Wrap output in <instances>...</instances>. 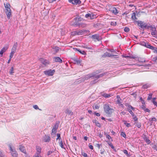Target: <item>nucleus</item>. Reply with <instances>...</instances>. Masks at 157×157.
Here are the masks:
<instances>
[{
	"mask_svg": "<svg viewBox=\"0 0 157 157\" xmlns=\"http://www.w3.org/2000/svg\"><path fill=\"white\" fill-rule=\"evenodd\" d=\"M13 70H14L13 67H11V68L9 72L10 74V75H13V73H14Z\"/></svg>",
	"mask_w": 157,
	"mask_h": 157,
	"instance_id": "nucleus-32",
	"label": "nucleus"
},
{
	"mask_svg": "<svg viewBox=\"0 0 157 157\" xmlns=\"http://www.w3.org/2000/svg\"><path fill=\"white\" fill-rule=\"evenodd\" d=\"M113 55L110 54L109 53L107 52H106L104 53V54L102 56V57H111L113 56H114Z\"/></svg>",
	"mask_w": 157,
	"mask_h": 157,
	"instance_id": "nucleus-19",
	"label": "nucleus"
},
{
	"mask_svg": "<svg viewBox=\"0 0 157 157\" xmlns=\"http://www.w3.org/2000/svg\"><path fill=\"white\" fill-rule=\"evenodd\" d=\"M104 110L106 113L109 116H110L112 112L114 111L113 109L110 108L108 104H105L104 105Z\"/></svg>",
	"mask_w": 157,
	"mask_h": 157,
	"instance_id": "nucleus-1",
	"label": "nucleus"
},
{
	"mask_svg": "<svg viewBox=\"0 0 157 157\" xmlns=\"http://www.w3.org/2000/svg\"><path fill=\"white\" fill-rule=\"evenodd\" d=\"M145 141L147 144H149L151 143V141H150V140L147 138H146V139Z\"/></svg>",
	"mask_w": 157,
	"mask_h": 157,
	"instance_id": "nucleus-49",
	"label": "nucleus"
},
{
	"mask_svg": "<svg viewBox=\"0 0 157 157\" xmlns=\"http://www.w3.org/2000/svg\"><path fill=\"white\" fill-rule=\"evenodd\" d=\"M53 152V151H48V152L47 153V155H49L52 154Z\"/></svg>",
	"mask_w": 157,
	"mask_h": 157,
	"instance_id": "nucleus-53",
	"label": "nucleus"
},
{
	"mask_svg": "<svg viewBox=\"0 0 157 157\" xmlns=\"http://www.w3.org/2000/svg\"><path fill=\"white\" fill-rule=\"evenodd\" d=\"M144 110L145 112H148L149 113L150 112V110L147 108H145Z\"/></svg>",
	"mask_w": 157,
	"mask_h": 157,
	"instance_id": "nucleus-54",
	"label": "nucleus"
},
{
	"mask_svg": "<svg viewBox=\"0 0 157 157\" xmlns=\"http://www.w3.org/2000/svg\"><path fill=\"white\" fill-rule=\"evenodd\" d=\"M19 149L22 152L26 154V151L25 149V147L24 146L21 145H19Z\"/></svg>",
	"mask_w": 157,
	"mask_h": 157,
	"instance_id": "nucleus-14",
	"label": "nucleus"
},
{
	"mask_svg": "<svg viewBox=\"0 0 157 157\" xmlns=\"http://www.w3.org/2000/svg\"><path fill=\"white\" fill-rule=\"evenodd\" d=\"M103 75H104V74H100V75H98L96 76L95 77V78H96V79H98L99 78L102 77Z\"/></svg>",
	"mask_w": 157,
	"mask_h": 157,
	"instance_id": "nucleus-31",
	"label": "nucleus"
},
{
	"mask_svg": "<svg viewBox=\"0 0 157 157\" xmlns=\"http://www.w3.org/2000/svg\"><path fill=\"white\" fill-rule=\"evenodd\" d=\"M59 145L62 148H63V145L62 141H61L59 143Z\"/></svg>",
	"mask_w": 157,
	"mask_h": 157,
	"instance_id": "nucleus-41",
	"label": "nucleus"
},
{
	"mask_svg": "<svg viewBox=\"0 0 157 157\" xmlns=\"http://www.w3.org/2000/svg\"><path fill=\"white\" fill-rule=\"evenodd\" d=\"M33 107L35 109H39V110H40V109H39V108L37 105H33Z\"/></svg>",
	"mask_w": 157,
	"mask_h": 157,
	"instance_id": "nucleus-55",
	"label": "nucleus"
},
{
	"mask_svg": "<svg viewBox=\"0 0 157 157\" xmlns=\"http://www.w3.org/2000/svg\"><path fill=\"white\" fill-rule=\"evenodd\" d=\"M136 126L138 128H140L141 126V124L139 123V122H137L136 123Z\"/></svg>",
	"mask_w": 157,
	"mask_h": 157,
	"instance_id": "nucleus-45",
	"label": "nucleus"
},
{
	"mask_svg": "<svg viewBox=\"0 0 157 157\" xmlns=\"http://www.w3.org/2000/svg\"><path fill=\"white\" fill-rule=\"evenodd\" d=\"M71 35L73 36L78 35L77 31H75L71 32Z\"/></svg>",
	"mask_w": 157,
	"mask_h": 157,
	"instance_id": "nucleus-33",
	"label": "nucleus"
},
{
	"mask_svg": "<svg viewBox=\"0 0 157 157\" xmlns=\"http://www.w3.org/2000/svg\"><path fill=\"white\" fill-rule=\"evenodd\" d=\"M124 30L125 32H128L129 31V29L128 27H125L124 29Z\"/></svg>",
	"mask_w": 157,
	"mask_h": 157,
	"instance_id": "nucleus-44",
	"label": "nucleus"
},
{
	"mask_svg": "<svg viewBox=\"0 0 157 157\" xmlns=\"http://www.w3.org/2000/svg\"><path fill=\"white\" fill-rule=\"evenodd\" d=\"M109 10L110 12L115 15L118 13L119 12L116 8L113 6H110Z\"/></svg>",
	"mask_w": 157,
	"mask_h": 157,
	"instance_id": "nucleus-5",
	"label": "nucleus"
},
{
	"mask_svg": "<svg viewBox=\"0 0 157 157\" xmlns=\"http://www.w3.org/2000/svg\"><path fill=\"white\" fill-rule=\"evenodd\" d=\"M121 135L124 137L125 138L126 135L125 133L124 132H122L121 134Z\"/></svg>",
	"mask_w": 157,
	"mask_h": 157,
	"instance_id": "nucleus-40",
	"label": "nucleus"
},
{
	"mask_svg": "<svg viewBox=\"0 0 157 157\" xmlns=\"http://www.w3.org/2000/svg\"><path fill=\"white\" fill-rule=\"evenodd\" d=\"M82 155L84 157H88L87 154L82 151Z\"/></svg>",
	"mask_w": 157,
	"mask_h": 157,
	"instance_id": "nucleus-36",
	"label": "nucleus"
},
{
	"mask_svg": "<svg viewBox=\"0 0 157 157\" xmlns=\"http://www.w3.org/2000/svg\"><path fill=\"white\" fill-rule=\"evenodd\" d=\"M151 26L148 25L147 24H146V26L144 27V28H147L148 29L149 28H151Z\"/></svg>",
	"mask_w": 157,
	"mask_h": 157,
	"instance_id": "nucleus-60",
	"label": "nucleus"
},
{
	"mask_svg": "<svg viewBox=\"0 0 157 157\" xmlns=\"http://www.w3.org/2000/svg\"><path fill=\"white\" fill-rule=\"evenodd\" d=\"M145 46L146 47L153 50L154 53H156L157 54V48L154 47L149 44H145Z\"/></svg>",
	"mask_w": 157,
	"mask_h": 157,
	"instance_id": "nucleus-8",
	"label": "nucleus"
},
{
	"mask_svg": "<svg viewBox=\"0 0 157 157\" xmlns=\"http://www.w3.org/2000/svg\"><path fill=\"white\" fill-rule=\"evenodd\" d=\"M65 113L66 114H68L69 115H72L73 114V112H72L71 110H70L68 109H66Z\"/></svg>",
	"mask_w": 157,
	"mask_h": 157,
	"instance_id": "nucleus-25",
	"label": "nucleus"
},
{
	"mask_svg": "<svg viewBox=\"0 0 157 157\" xmlns=\"http://www.w3.org/2000/svg\"><path fill=\"white\" fill-rule=\"evenodd\" d=\"M95 123L96 125L97 126L99 127H101V124L98 121H95Z\"/></svg>",
	"mask_w": 157,
	"mask_h": 157,
	"instance_id": "nucleus-38",
	"label": "nucleus"
},
{
	"mask_svg": "<svg viewBox=\"0 0 157 157\" xmlns=\"http://www.w3.org/2000/svg\"><path fill=\"white\" fill-rule=\"evenodd\" d=\"M151 34L155 38H157V33L156 31L153 32H151Z\"/></svg>",
	"mask_w": 157,
	"mask_h": 157,
	"instance_id": "nucleus-29",
	"label": "nucleus"
},
{
	"mask_svg": "<svg viewBox=\"0 0 157 157\" xmlns=\"http://www.w3.org/2000/svg\"><path fill=\"white\" fill-rule=\"evenodd\" d=\"M128 108L129 109H132L133 110H134L135 109V108L132 107L131 105H128Z\"/></svg>",
	"mask_w": 157,
	"mask_h": 157,
	"instance_id": "nucleus-59",
	"label": "nucleus"
},
{
	"mask_svg": "<svg viewBox=\"0 0 157 157\" xmlns=\"http://www.w3.org/2000/svg\"><path fill=\"white\" fill-rule=\"evenodd\" d=\"M69 2L71 3L73 5H79L81 3V1L80 0H68Z\"/></svg>",
	"mask_w": 157,
	"mask_h": 157,
	"instance_id": "nucleus-9",
	"label": "nucleus"
},
{
	"mask_svg": "<svg viewBox=\"0 0 157 157\" xmlns=\"http://www.w3.org/2000/svg\"><path fill=\"white\" fill-rule=\"evenodd\" d=\"M82 19V18H81L79 16H77L74 18L75 21L73 25L75 26L80 27L81 25L82 24L79 23V22L81 21Z\"/></svg>",
	"mask_w": 157,
	"mask_h": 157,
	"instance_id": "nucleus-3",
	"label": "nucleus"
},
{
	"mask_svg": "<svg viewBox=\"0 0 157 157\" xmlns=\"http://www.w3.org/2000/svg\"><path fill=\"white\" fill-rule=\"evenodd\" d=\"M148 86L146 85H144L142 86V88L144 89H146L147 88H148Z\"/></svg>",
	"mask_w": 157,
	"mask_h": 157,
	"instance_id": "nucleus-51",
	"label": "nucleus"
},
{
	"mask_svg": "<svg viewBox=\"0 0 157 157\" xmlns=\"http://www.w3.org/2000/svg\"><path fill=\"white\" fill-rule=\"evenodd\" d=\"M92 37L94 40L95 41H96V40L99 41V36L98 35L95 34L94 35H93L92 36Z\"/></svg>",
	"mask_w": 157,
	"mask_h": 157,
	"instance_id": "nucleus-16",
	"label": "nucleus"
},
{
	"mask_svg": "<svg viewBox=\"0 0 157 157\" xmlns=\"http://www.w3.org/2000/svg\"><path fill=\"white\" fill-rule=\"evenodd\" d=\"M105 152V149H103L100 150V153L101 154H103Z\"/></svg>",
	"mask_w": 157,
	"mask_h": 157,
	"instance_id": "nucleus-48",
	"label": "nucleus"
},
{
	"mask_svg": "<svg viewBox=\"0 0 157 157\" xmlns=\"http://www.w3.org/2000/svg\"><path fill=\"white\" fill-rule=\"evenodd\" d=\"M51 138L48 136L45 135L44 137V140L45 142H49Z\"/></svg>",
	"mask_w": 157,
	"mask_h": 157,
	"instance_id": "nucleus-17",
	"label": "nucleus"
},
{
	"mask_svg": "<svg viewBox=\"0 0 157 157\" xmlns=\"http://www.w3.org/2000/svg\"><path fill=\"white\" fill-rule=\"evenodd\" d=\"M74 61L77 64H80L82 61L80 59H75Z\"/></svg>",
	"mask_w": 157,
	"mask_h": 157,
	"instance_id": "nucleus-24",
	"label": "nucleus"
},
{
	"mask_svg": "<svg viewBox=\"0 0 157 157\" xmlns=\"http://www.w3.org/2000/svg\"><path fill=\"white\" fill-rule=\"evenodd\" d=\"M93 107L94 109H98L99 108V106L97 105H95L94 106H93Z\"/></svg>",
	"mask_w": 157,
	"mask_h": 157,
	"instance_id": "nucleus-43",
	"label": "nucleus"
},
{
	"mask_svg": "<svg viewBox=\"0 0 157 157\" xmlns=\"http://www.w3.org/2000/svg\"><path fill=\"white\" fill-rule=\"evenodd\" d=\"M53 49H54V51L56 52H57L59 51V48L58 47H55L53 48Z\"/></svg>",
	"mask_w": 157,
	"mask_h": 157,
	"instance_id": "nucleus-30",
	"label": "nucleus"
},
{
	"mask_svg": "<svg viewBox=\"0 0 157 157\" xmlns=\"http://www.w3.org/2000/svg\"><path fill=\"white\" fill-rule=\"evenodd\" d=\"M151 32H153L156 31L155 27H153L152 26H151Z\"/></svg>",
	"mask_w": 157,
	"mask_h": 157,
	"instance_id": "nucleus-35",
	"label": "nucleus"
},
{
	"mask_svg": "<svg viewBox=\"0 0 157 157\" xmlns=\"http://www.w3.org/2000/svg\"><path fill=\"white\" fill-rule=\"evenodd\" d=\"M153 148L157 151V146L155 144L153 146Z\"/></svg>",
	"mask_w": 157,
	"mask_h": 157,
	"instance_id": "nucleus-56",
	"label": "nucleus"
},
{
	"mask_svg": "<svg viewBox=\"0 0 157 157\" xmlns=\"http://www.w3.org/2000/svg\"><path fill=\"white\" fill-rule=\"evenodd\" d=\"M153 60L155 62L157 63V56H155L153 58Z\"/></svg>",
	"mask_w": 157,
	"mask_h": 157,
	"instance_id": "nucleus-50",
	"label": "nucleus"
},
{
	"mask_svg": "<svg viewBox=\"0 0 157 157\" xmlns=\"http://www.w3.org/2000/svg\"><path fill=\"white\" fill-rule=\"evenodd\" d=\"M94 76V74H89L87 75L86 76L85 79L87 80L89 79L90 78Z\"/></svg>",
	"mask_w": 157,
	"mask_h": 157,
	"instance_id": "nucleus-21",
	"label": "nucleus"
},
{
	"mask_svg": "<svg viewBox=\"0 0 157 157\" xmlns=\"http://www.w3.org/2000/svg\"><path fill=\"white\" fill-rule=\"evenodd\" d=\"M105 135L106 138H107L108 139V140L109 141H113V140H112L111 137L109 135H108L107 133H105Z\"/></svg>",
	"mask_w": 157,
	"mask_h": 157,
	"instance_id": "nucleus-22",
	"label": "nucleus"
},
{
	"mask_svg": "<svg viewBox=\"0 0 157 157\" xmlns=\"http://www.w3.org/2000/svg\"><path fill=\"white\" fill-rule=\"evenodd\" d=\"M133 117V119L134 120V121H138V118H137L136 116H134V117Z\"/></svg>",
	"mask_w": 157,
	"mask_h": 157,
	"instance_id": "nucleus-46",
	"label": "nucleus"
},
{
	"mask_svg": "<svg viewBox=\"0 0 157 157\" xmlns=\"http://www.w3.org/2000/svg\"><path fill=\"white\" fill-rule=\"evenodd\" d=\"M93 14L88 13L86 14L85 17L86 18H89L90 19H93Z\"/></svg>",
	"mask_w": 157,
	"mask_h": 157,
	"instance_id": "nucleus-20",
	"label": "nucleus"
},
{
	"mask_svg": "<svg viewBox=\"0 0 157 157\" xmlns=\"http://www.w3.org/2000/svg\"><path fill=\"white\" fill-rule=\"evenodd\" d=\"M152 94H149L148 95V97L147 98V100H150V99H151L152 98Z\"/></svg>",
	"mask_w": 157,
	"mask_h": 157,
	"instance_id": "nucleus-37",
	"label": "nucleus"
},
{
	"mask_svg": "<svg viewBox=\"0 0 157 157\" xmlns=\"http://www.w3.org/2000/svg\"><path fill=\"white\" fill-rule=\"evenodd\" d=\"M59 126V124L58 123H56L53 126L52 130V133H55L56 131L57 130Z\"/></svg>",
	"mask_w": 157,
	"mask_h": 157,
	"instance_id": "nucleus-11",
	"label": "nucleus"
},
{
	"mask_svg": "<svg viewBox=\"0 0 157 157\" xmlns=\"http://www.w3.org/2000/svg\"><path fill=\"white\" fill-rule=\"evenodd\" d=\"M14 53L12 52H11L10 55V58L11 59L14 55Z\"/></svg>",
	"mask_w": 157,
	"mask_h": 157,
	"instance_id": "nucleus-52",
	"label": "nucleus"
},
{
	"mask_svg": "<svg viewBox=\"0 0 157 157\" xmlns=\"http://www.w3.org/2000/svg\"><path fill=\"white\" fill-rule=\"evenodd\" d=\"M124 153L126 155H128V152L126 150H124L123 151Z\"/></svg>",
	"mask_w": 157,
	"mask_h": 157,
	"instance_id": "nucleus-63",
	"label": "nucleus"
},
{
	"mask_svg": "<svg viewBox=\"0 0 157 157\" xmlns=\"http://www.w3.org/2000/svg\"><path fill=\"white\" fill-rule=\"evenodd\" d=\"M137 22V23L138 25H139V26H140L142 28H144V27L146 26V24L143 23L141 21H138Z\"/></svg>",
	"mask_w": 157,
	"mask_h": 157,
	"instance_id": "nucleus-15",
	"label": "nucleus"
},
{
	"mask_svg": "<svg viewBox=\"0 0 157 157\" xmlns=\"http://www.w3.org/2000/svg\"><path fill=\"white\" fill-rule=\"evenodd\" d=\"M121 99H117V104H118L119 105H121L123 106V105H122V104H121Z\"/></svg>",
	"mask_w": 157,
	"mask_h": 157,
	"instance_id": "nucleus-34",
	"label": "nucleus"
},
{
	"mask_svg": "<svg viewBox=\"0 0 157 157\" xmlns=\"http://www.w3.org/2000/svg\"><path fill=\"white\" fill-rule=\"evenodd\" d=\"M124 124L126 125V126L127 127H128L130 126V124L129 123H124Z\"/></svg>",
	"mask_w": 157,
	"mask_h": 157,
	"instance_id": "nucleus-62",
	"label": "nucleus"
},
{
	"mask_svg": "<svg viewBox=\"0 0 157 157\" xmlns=\"http://www.w3.org/2000/svg\"><path fill=\"white\" fill-rule=\"evenodd\" d=\"M154 105L157 107V102L155 101L153 103Z\"/></svg>",
	"mask_w": 157,
	"mask_h": 157,
	"instance_id": "nucleus-64",
	"label": "nucleus"
},
{
	"mask_svg": "<svg viewBox=\"0 0 157 157\" xmlns=\"http://www.w3.org/2000/svg\"><path fill=\"white\" fill-rule=\"evenodd\" d=\"M53 59L55 62H59L60 63L62 62V60L59 57H55L53 58Z\"/></svg>",
	"mask_w": 157,
	"mask_h": 157,
	"instance_id": "nucleus-12",
	"label": "nucleus"
},
{
	"mask_svg": "<svg viewBox=\"0 0 157 157\" xmlns=\"http://www.w3.org/2000/svg\"><path fill=\"white\" fill-rule=\"evenodd\" d=\"M57 140H58V139L59 140L61 139V138L60 137V135L59 133H57Z\"/></svg>",
	"mask_w": 157,
	"mask_h": 157,
	"instance_id": "nucleus-47",
	"label": "nucleus"
},
{
	"mask_svg": "<svg viewBox=\"0 0 157 157\" xmlns=\"http://www.w3.org/2000/svg\"><path fill=\"white\" fill-rule=\"evenodd\" d=\"M55 72L54 70L49 69L44 71V73L46 75L48 76H52Z\"/></svg>",
	"mask_w": 157,
	"mask_h": 157,
	"instance_id": "nucleus-6",
	"label": "nucleus"
},
{
	"mask_svg": "<svg viewBox=\"0 0 157 157\" xmlns=\"http://www.w3.org/2000/svg\"><path fill=\"white\" fill-rule=\"evenodd\" d=\"M89 148L91 150H93V146L91 145H90V144L89 145Z\"/></svg>",
	"mask_w": 157,
	"mask_h": 157,
	"instance_id": "nucleus-58",
	"label": "nucleus"
},
{
	"mask_svg": "<svg viewBox=\"0 0 157 157\" xmlns=\"http://www.w3.org/2000/svg\"><path fill=\"white\" fill-rule=\"evenodd\" d=\"M78 35H82L83 33V32L82 30H80L77 31Z\"/></svg>",
	"mask_w": 157,
	"mask_h": 157,
	"instance_id": "nucleus-39",
	"label": "nucleus"
},
{
	"mask_svg": "<svg viewBox=\"0 0 157 157\" xmlns=\"http://www.w3.org/2000/svg\"><path fill=\"white\" fill-rule=\"evenodd\" d=\"M151 121L156 122L157 121V119L155 117H153L151 119Z\"/></svg>",
	"mask_w": 157,
	"mask_h": 157,
	"instance_id": "nucleus-57",
	"label": "nucleus"
},
{
	"mask_svg": "<svg viewBox=\"0 0 157 157\" xmlns=\"http://www.w3.org/2000/svg\"><path fill=\"white\" fill-rule=\"evenodd\" d=\"M4 6L6 10V13L7 15L8 18H10L11 15V10L10 8V5L9 3L4 4Z\"/></svg>",
	"mask_w": 157,
	"mask_h": 157,
	"instance_id": "nucleus-2",
	"label": "nucleus"
},
{
	"mask_svg": "<svg viewBox=\"0 0 157 157\" xmlns=\"http://www.w3.org/2000/svg\"><path fill=\"white\" fill-rule=\"evenodd\" d=\"M102 96L105 98H109L111 96V94H107L105 93L102 95Z\"/></svg>",
	"mask_w": 157,
	"mask_h": 157,
	"instance_id": "nucleus-26",
	"label": "nucleus"
},
{
	"mask_svg": "<svg viewBox=\"0 0 157 157\" xmlns=\"http://www.w3.org/2000/svg\"><path fill=\"white\" fill-rule=\"evenodd\" d=\"M36 149L37 151L36 154H40L41 153V148L40 147L38 146H36Z\"/></svg>",
	"mask_w": 157,
	"mask_h": 157,
	"instance_id": "nucleus-18",
	"label": "nucleus"
},
{
	"mask_svg": "<svg viewBox=\"0 0 157 157\" xmlns=\"http://www.w3.org/2000/svg\"><path fill=\"white\" fill-rule=\"evenodd\" d=\"M131 18L132 19L133 21H135L136 19V14L135 12L133 13L132 14Z\"/></svg>",
	"mask_w": 157,
	"mask_h": 157,
	"instance_id": "nucleus-28",
	"label": "nucleus"
},
{
	"mask_svg": "<svg viewBox=\"0 0 157 157\" xmlns=\"http://www.w3.org/2000/svg\"><path fill=\"white\" fill-rule=\"evenodd\" d=\"M94 114L97 116H98V117H99L100 116V114L99 113H96V112H94Z\"/></svg>",
	"mask_w": 157,
	"mask_h": 157,
	"instance_id": "nucleus-61",
	"label": "nucleus"
},
{
	"mask_svg": "<svg viewBox=\"0 0 157 157\" xmlns=\"http://www.w3.org/2000/svg\"><path fill=\"white\" fill-rule=\"evenodd\" d=\"M9 48L8 45H7L4 46L0 51V55L1 57L3 56V53L5 52Z\"/></svg>",
	"mask_w": 157,
	"mask_h": 157,
	"instance_id": "nucleus-10",
	"label": "nucleus"
},
{
	"mask_svg": "<svg viewBox=\"0 0 157 157\" xmlns=\"http://www.w3.org/2000/svg\"><path fill=\"white\" fill-rule=\"evenodd\" d=\"M128 112L130 113V114L132 115V117H134L135 115L134 114V113L132 112V111L131 110H129V109L128 110Z\"/></svg>",
	"mask_w": 157,
	"mask_h": 157,
	"instance_id": "nucleus-42",
	"label": "nucleus"
},
{
	"mask_svg": "<svg viewBox=\"0 0 157 157\" xmlns=\"http://www.w3.org/2000/svg\"><path fill=\"white\" fill-rule=\"evenodd\" d=\"M39 60L44 67H46L50 64L48 60L43 58H39Z\"/></svg>",
	"mask_w": 157,
	"mask_h": 157,
	"instance_id": "nucleus-4",
	"label": "nucleus"
},
{
	"mask_svg": "<svg viewBox=\"0 0 157 157\" xmlns=\"http://www.w3.org/2000/svg\"><path fill=\"white\" fill-rule=\"evenodd\" d=\"M107 143L111 147V148L113 149L114 150H115V147H114V146L112 144V143L111 142H109V141H107Z\"/></svg>",
	"mask_w": 157,
	"mask_h": 157,
	"instance_id": "nucleus-27",
	"label": "nucleus"
},
{
	"mask_svg": "<svg viewBox=\"0 0 157 157\" xmlns=\"http://www.w3.org/2000/svg\"><path fill=\"white\" fill-rule=\"evenodd\" d=\"M17 43H16L13 45L11 50V52L14 53L16 51L17 48Z\"/></svg>",
	"mask_w": 157,
	"mask_h": 157,
	"instance_id": "nucleus-13",
	"label": "nucleus"
},
{
	"mask_svg": "<svg viewBox=\"0 0 157 157\" xmlns=\"http://www.w3.org/2000/svg\"><path fill=\"white\" fill-rule=\"evenodd\" d=\"M76 50L79 52L81 54H82L83 55H86V53L84 51H82L80 49L76 48Z\"/></svg>",
	"mask_w": 157,
	"mask_h": 157,
	"instance_id": "nucleus-23",
	"label": "nucleus"
},
{
	"mask_svg": "<svg viewBox=\"0 0 157 157\" xmlns=\"http://www.w3.org/2000/svg\"><path fill=\"white\" fill-rule=\"evenodd\" d=\"M9 147L11 151L10 152L12 155L13 157H17L18 156V154L16 151L14 149H13L11 145H10L9 146Z\"/></svg>",
	"mask_w": 157,
	"mask_h": 157,
	"instance_id": "nucleus-7",
	"label": "nucleus"
}]
</instances>
